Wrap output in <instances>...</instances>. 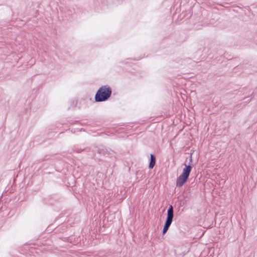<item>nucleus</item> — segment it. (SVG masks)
Listing matches in <instances>:
<instances>
[{
	"label": "nucleus",
	"mask_w": 257,
	"mask_h": 257,
	"mask_svg": "<svg viewBox=\"0 0 257 257\" xmlns=\"http://www.w3.org/2000/svg\"><path fill=\"white\" fill-rule=\"evenodd\" d=\"M73 151H75L78 153H81L82 151L84 150V149L79 148L78 147H74L73 149Z\"/></svg>",
	"instance_id": "6"
},
{
	"label": "nucleus",
	"mask_w": 257,
	"mask_h": 257,
	"mask_svg": "<svg viewBox=\"0 0 257 257\" xmlns=\"http://www.w3.org/2000/svg\"><path fill=\"white\" fill-rule=\"evenodd\" d=\"M174 218V208L170 205L167 210V218L163 227L162 234L164 235L168 230Z\"/></svg>",
	"instance_id": "3"
},
{
	"label": "nucleus",
	"mask_w": 257,
	"mask_h": 257,
	"mask_svg": "<svg viewBox=\"0 0 257 257\" xmlns=\"http://www.w3.org/2000/svg\"><path fill=\"white\" fill-rule=\"evenodd\" d=\"M77 103V102L76 100H73L72 104H71V106H72L73 107H75Z\"/></svg>",
	"instance_id": "7"
},
{
	"label": "nucleus",
	"mask_w": 257,
	"mask_h": 257,
	"mask_svg": "<svg viewBox=\"0 0 257 257\" xmlns=\"http://www.w3.org/2000/svg\"><path fill=\"white\" fill-rule=\"evenodd\" d=\"M95 150L97 151L98 153L100 155H110V157L113 156L115 158V153L111 150V149H107L104 146H100L99 147H96Z\"/></svg>",
	"instance_id": "4"
},
{
	"label": "nucleus",
	"mask_w": 257,
	"mask_h": 257,
	"mask_svg": "<svg viewBox=\"0 0 257 257\" xmlns=\"http://www.w3.org/2000/svg\"><path fill=\"white\" fill-rule=\"evenodd\" d=\"M156 156L154 154H150V159L148 168L150 169H152L156 164Z\"/></svg>",
	"instance_id": "5"
},
{
	"label": "nucleus",
	"mask_w": 257,
	"mask_h": 257,
	"mask_svg": "<svg viewBox=\"0 0 257 257\" xmlns=\"http://www.w3.org/2000/svg\"><path fill=\"white\" fill-rule=\"evenodd\" d=\"M254 93H255V92H254H254H253L252 93V94H251V96H252V97H251V98L250 99H248V100H247V101H250L251 100V99L252 98V97H254Z\"/></svg>",
	"instance_id": "8"
},
{
	"label": "nucleus",
	"mask_w": 257,
	"mask_h": 257,
	"mask_svg": "<svg viewBox=\"0 0 257 257\" xmlns=\"http://www.w3.org/2000/svg\"><path fill=\"white\" fill-rule=\"evenodd\" d=\"M111 93L112 90L109 86H102L98 89L95 95V101L96 102L106 101L110 98Z\"/></svg>",
	"instance_id": "2"
},
{
	"label": "nucleus",
	"mask_w": 257,
	"mask_h": 257,
	"mask_svg": "<svg viewBox=\"0 0 257 257\" xmlns=\"http://www.w3.org/2000/svg\"><path fill=\"white\" fill-rule=\"evenodd\" d=\"M192 156L191 155L189 156V160L188 164H187L186 162L184 163L185 168L183 170L182 173L177 178L176 181V186L177 187H182L184 185V184L188 180L190 172L192 170V169L193 167V165L192 164Z\"/></svg>",
	"instance_id": "1"
}]
</instances>
